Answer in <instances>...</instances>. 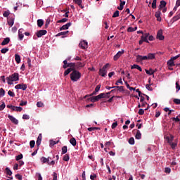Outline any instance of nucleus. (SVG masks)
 <instances>
[{
  "label": "nucleus",
  "instance_id": "f257e3e1",
  "mask_svg": "<svg viewBox=\"0 0 180 180\" xmlns=\"http://www.w3.org/2000/svg\"><path fill=\"white\" fill-rule=\"evenodd\" d=\"M155 58V53H148L147 56H136V62L141 63L142 61H148V60H154Z\"/></svg>",
  "mask_w": 180,
  "mask_h": 180
},
{
  "label": "nucleus",
  "instance_id": "f03ea898",
  "mask_svg": "<svg viewBox=\"0 0 180 180\" xmlns=\"http://www.w3.org/2000/svg\"><path fill=\"white\" fill-rule=\"evenodd\" d=\"M6 81L8 85H13V82L19 81V73L15 72L11 75L9 77H6Z\"/></svg>",
  "mask_w": 180,
  "mask_h": 180
},
{
  "label": "nucleus",
  "instance_id": "7ed1b4c3",
  "mask_svg": "<svg viewBox=\"0 0 180 180\" xmlns=\"http://www.w3.org/2000/svg\"><path fill=\"white\" fill-rule=\"evenodd\" d=\"M81 78V72L77 70H73L70 73V79L73 82H77Z\"/></svg>",
  "mask_w": 180,
  "mask_h": 180
},
{
  "label": "nucleus",
  "instance_id": "20e7f679",
  "mask_svg": "<svg viewBox=\"0 0 180 180\" xmlns=\"http://www.w3.org/2000/svg\"><path fill=\"white\" fill-rule=\"evenodd\" d=\"M105 96H106V94H105L104 93H101L98 96H93L90 98H89V101H90V102H98V101H99V99H102L103 98H105Z\"/></svg>",
  "mask_w": 180,
  "mask_h": 180
},
{
  "label": "nucleus",
  "instance_id": "39448f33",
  "mask_svg": "<svg viewBox=\"0 0 180 180\" xmlns=\"http://www.w3.org/2000/svg\"><path fill=\"white\" fill-rule=\"evenodd\" d=\"M108 67H110V65L109 63L105 64L103 68L100 69L99 70V75L101 77H105L106 74H108Z\"/></svg>",
  "mask_w": 180,
  "mask_h": 180
},
{
  "label": "nucleus",
  "instance_id": "423d86ee",
  "mask_svg": "<svg viewBox=\"0 0 180 180\" xmlns=\"http://www.w3.org/2000/svg\"><path fill=\"white\" fill-rule=\"evenodd\" d=\"M7 108L11 110H14L15 112H22V110H23L22 107H16L15 105H8Z\"/></svg>",
  "mask_w": 180,
  "mask_h": 180
},
{
  "label": "nucleus",
  "instance_id": "0eeeda50",
  "mask_svg": "<svg viewBox=\"0 0 180 180\" xmlns=\"http://www.w3.org/2000/svg\"><path fill=\"white\" fill-rule=\"evenodd\" d=\"M122 54H124V50L122 49L118 51L116 55L114 56V60L117 61L120 57H122Z\"/></svg>",
  "mask_w": 180,
  "mask_h": 180
},
{
  "label": "nucleus",
  "instance_id": "6e6552de",
  "mask_svg": "<svg viewBox=\"0 0 180 180\" xmlns=\"http://www.w3.org/2000/svg\"><path fill=\"white\" fill-rule=\"evenodd\" d=\"M15 89H22V91H26V89H27V85L25 84H17L15 86Z\"/></svg>",
  "mask_w": 180,
  "mask_h": 180
},
{
  "label": "nucleus",
  "instance_id": "1a4fd4ad",
  "mask_svg": "<svg viewBox=\"0 0 180 180\" xmlns=\"http://www.w3.org/2000/svg\"><path fill=\"white\" fill-rule=\"evenodd\" d=\"M79 46L81 49H83V50H85L86 49H88V42L86 41H82Z\"/></svg>",
  "mask_w": 180,
  "mask_h": 180
},
{
  "label": "nucleus",
  "instance_id": "9d476101",
  "mask_svg": "<svg viewBox=\"0 0 180 180\" xmlns=\"http://www.w3.org/2000/svg\"><path fill=\"white\" fill-rule=\"evenodd\" d=\"M156 39H158V40H164V35H162V30H159L158 31Z\"/></svg>",
  "mask_w": 180,
  "mask_h": 180
},
{
  "label": "nucleus",
  "instance_id": "9b49d317",
  "mask_svg": "<svg viewBox=\"0 0 180 180\" xmlns=\"http://www.w3.org/2000/svg\"><path fill=\"white\" fill-rule=\"evenodd\" d=\"M8 119L13 123V124H19V120H18L13 115H8Z\"/></svg>",
  "mask_w": 180,
  "mask_h": 180
},
{
  "label": "nucleus",
  "instance_id": "f8f14e48",
  "mask_svg": "<svg viewBox=\"0 0 180 180\" xmlns=\"http://www.w3.org/2000/svg\"><path fill=\"white\" fill-rule=\"evenodd\" d=\"M45 34H47V31L46 30H41L37 32V37H41Z\"/></svg>",
  "mask_w": 180,
  "mask_h": 180
},
{
  "label": "nucleus",
  "instance_id": "ddd939ff",
  "mask_svg": "<svg viewBox=\"0 0 180 180\" xmlns=\"http://www.w3.org/2000/svg\"><path fill=\"white\" fill-rule=\"evenodd\" d=\"M155 16L157 18L158 22H161L162 18H161V10L158 9L155 13Z\"/></svg>",
  "mask_w": 180,
  "mask_h": 180
},
{
  "label": "nucleus",
  "instance_id": "4468645a",
  "mask_svg": "<svg viewBox=\"0 0 180 180\" xmlns=\"http://www.w3.org/2000/svg\"><path fill=\"white\" fill-rule=\"evenodd\" d=\"M148 36H150V34H149V33H145V34H143L141 36V39L142 40H143L146 43H149V42H148Z\"/></svg>",
  "mask_w": 180,
  "mask_h": 180
},
{
  "label": "nucleus",
  "instance_id": "2eb2a0df",
  "mask_svg": "<svg viewBox=\"0 0 180 180\" xmlns=\"http://www.w3.org/2000/svg\"><path fill=\"white\" fill-rule=\"evenodd\" d=\"M83 67H85V63H82L81 62H77L75 63V70H78L79 68H82Z\"/></svg>",
  "mask_w": 180,
  "mask_h": 180
},
{
  "label": "nucleus",
  "instance_id": "dca6fc26",
  "mask_svg": "<svg viewBox=\"0 0 180 180\" xmlns=\"http://www.w3.org/2000/svg\"><path fill=\"white\" fill-rule=\"evenodd\" d=\"M70 26H71V22H68L66 25H63L60 28V30H67Z\"/></svg>",
  "mask_w": 180,
  "mask_h": 180
},
{
  "label": "nucleus",
  "instance_id": "f3484780",
  "mask_svg": "<svg viewBox=\"0 0 180 180\" xmlns=\"http://www.w3.org/2000/svg\"><path fill=\"white\" fill-rule=\"evenodd\" d=\"M138 70L139 71H140L141 72V71H143V69H141V67H140L139 65H133L131 67V70Z\"/></svg>",
  "mask_w": 180,
  "mask_h": 180
},
{
  "label": "nucleus",
  "instance_id": "a211bd4d",
  "mask_svg": "<svg viewBox=\"0 0 180 180\" xmlns=\"http://www.w3.org/2000/svg\"><path fill=\"white\" fill-rule=\"evenodd\" d=\"M40 161L41 162H42V164H46V162L49 165V161H50V158H44V157H42L40 159Z\"/></svg>",
  "mask_w": 180,
  "mask_h": 180
},
{
  "label": "nucleus",
  "instance_id": "6ab92c4d",
  "mask_svg": "<svg viewBox=\"0 0 180 180\" xmlns=\"http://www.w3.org/2000/svg\"><path fill=\"white\" fill-rule=\"evenodd\" d=\"M165 6H167V2H165L164 0H162L160 1V5L159 6V9L161 11V9H162V8H165Z\"/></svg>",
  "mask_w": 180,
  "mask_h": 180
},
{
  "label": "nucleus",
  "instance_id": "aec40b11",
  "mask_svg": "<svg viewBox=\"0 0 180 180\" xmlns=\"http://www.w3.org/2000/svg\"><path fill=\"white\" fill-rule=\"evenodd\" d=\"M124 5H126V1H123L120 0V6L117 8L119 9V11H123V8H124Z\"/></svg>",
  "mask_w": 180,
  "mask_h": 180
},
{
  "label": "nucleus",
  "instance_id": "412c9836",
  "mask_svg": "<svg viewBox=\"0 0 180 180\" xmlns=\"http://www.w3.org/2000/svg\"><path fill=\"white\" fill-rule=\"evenodd\" d=\"M75 4H77L82 9H84V6H82V0H73Z\"/></svg>",
  "mask_w": 180,
  "mask_h": 180
},
{
  "label": "nucleus",
  "instance_id": "4be33fe9",
  "mask_svg": "<svg viewBox=\"0 0 180 180\" xmlns=\"http://www.w3.org/2000/svg\"><path fill=\"white\" fill-rule=\"evenodd\" d=\"M167 65L168 67H175V63L170 58V60L167 61Z\"/></svg>",
  "mask_w": 180,
  "mask_h": 180
},
{
  "label": "nucleus",
  "instance_id": "5701e85b",
  "mask_svg": "<svg viewBox=\"0 0 180 180\" xmlns=\"http://www.w3.org/2000/svg\"><path fill=\"white\" fill-rule=\"evenodd\" d=\"M37 146L39 147V146H40V144H41V134H40L38 136L37 142H36Z\"/></svg>",
  "mask_w": 180,
  "mask_h": 180
},
{
  "label": "nucleus",
  "instance_id": "b1692460",
  "mask_svg": "<svg viewBox=\"0 0 180 180\" xmlns=\"http://www.w3.org/2000/svg\"><path fill=\"white\" fill-rule=\"evenodd\" d=\"M145 71L148 75H154V73L155 72V70H153V69H149V70H145Z\"/></svg>",
  "mask_w": 180,
  "mask_h": 180
},
{
  "label": "nucleus",
  "instance_id": "393cba45",
  "mask_svg": "<svg viewBox=\"0 0 180 180\" xmlns=\"http://www.w3.org/2000/svg\"><path fill=\"white\" fill-rule=\"evenodd\" d=\"M166 140L167 143H169V144H171L172 143H173L172 141H174V136L172 135L170 137L167 136Z\"/></svg>",
  "mask_w": 180,
  "mask_h": 180
},
{
  "label": "nucleus",
  "instance_id": "a878e982",
  "mask_svg": "<svg viewBox=\"0 0 180 180\" xmlns=\"http://www.w3.org/2000/svg\"><path fill=\"white\" fill-rule=\"evenodd\" d=\"M15 60L16 61L17 64H20V56L19 54L16 53L15 55Z\"/></svg>",
  "mask_w": 180,
  "mask_h": 180
},
{
  "label": "nucleus",
  "instance_id": "bb28decb",
  "mask_svg": "<svg viewBox=\"0 0 180 180\" xmlns=\"http://www.w3.org/2000/svg\"><path fill=\"white\" fill-rule=\"evenodd\" d=\"M9 41H11V39L9 38L4 39L1 42V46H6V44H8Z\"/></svg>",
  "mask_w": 180,
  "mask_h": 180
},
{
  "label": "nucleus",
  "instance_id": "cd10ccee",
  "mask_svg": "<svg viewBox=\"0 0 180 180\" xmlns=\"http://www.w3.org/2000/svg\"><path fill=\"white\" fill-rule=\"evenodd\" d=\"M70 144L73 146V147H75L77 146V140L75 138H72L70 140Z\"/></svg>",
  "mask_w": 180,
  "mask_h": 180
},
{
  "label": "nucleus",
  "instance_id": "c85d7f7f",
  "mask_svg": "<svg viewBox=\"0 0 180 180\" xmlns=\"http://www.w3.org/2000/svg\"><path fill=\"white\" fill-rule=\"evenodd\" d=\"M15 23V20L13 18H9L8 20V24L11 27H12L13 25Z\"/></svg>",
  "mask_w": 180,
  "mask_h": 180
},
{
  "label": "nucleus",
  "instance_id": "c756f323",
  "mask_svg": "<svg viewBox=\"0 0 180 180\" xmlns=\"http://www.w3.org/2000/svg\"><path fill=\"white\" fill-rule=\"evenodd\" d=\"M135 139H136V140H140V139H141V133L140 132V130L137 131Z\"/></svg>",
  "mask_w": 180,
  "mask_h": 180
},
{
  "label": "nucleus",
  "instance_id": "7c9ffc66",
  "mask_svg": "<svg viewBox=\"0 0 180 180\" xmlns=\"http://www.w3.org/2000/svg\"><path fill=\"white\" fill-rule=\"evenodd\" d=\"M43 25H44V21L41 19H39L37 20V25L39 27H41V26H43Z\"/></svg>",
  "mask_w": 180,
  "mask_h": 180
},
{
  "label": "nucleus",
  "instance_id": "2f4dec72",
  "mask_svg": "<svg viewBox=\"0 0 180 180\" xmlns=\"http://www.w3.org/2000/svg\"><path fill=\"white\" fill-rule=\"evenodd\" d=\"M100 89H101V85L98 84V85L96 86V87L95 89V91H94L93 94L90 95V96H92L93 95H95L96 92H99Z\"/></svg>",
  "mask_w": 180,
  "mask_h": 180
},
{
  "label": "nucleus",
  "instance_id": "473e14b6",
  "mask_svg": "<svg viewBox=\"0 0 180 180\" xmlns=\"http://www.w3.org/2000/svg\"><path fill=\"white\" fill-rule=\"evenodd\" d=\"M74 68H68L65 72H64V75L65 77L68 75V74H70V72H71V71H73Z\"/></svg>",
  "mask_w": 180,
  "mask_h": 180
},
{
  "label": "nucleus",
  "instance_id": "72a5a7b5",
  "mask_svg": "<svg viewBox=\"0 0 180 180\" xmlns=\"http://www.w3.org/2000/svg\"><path fill=\"white\" fill-rule=\"evenodd\" d=\"M68 67H70L69 68H74V70H75V63H69Z\"/></svg>",
  "mask_w": 180,
  "mask_h": 180
},
{
  "label": "nucleus",
  "instance_id": "f704fd0d",
  "mask_svg": "<svg viewBox=\"0 0 180 180\" xmlns=\"http://www.w3.org/2000/svg\"><path fill=\"white\" fill-rule=\"evenodd\" d=\"M63 161H70V155L68 154H65L63 156Z\"/></svg>",
  "mask_w": 180,
  "mask_h": 180
},
{
  "label": "nucleus",
  "instance_id": "c9c22d12",
  "mask_svg": "<svg viewBox=\"0 0 180 180\" xmlns=\"http://www.w3.org/2000/svg\"><path fill=\"white\" fill-rule=\"evenodd\" d=\"M6 172L7 175H9L11 176V175H12V171H11V169H9V167H6Z\"/></svg>",
  "mask_w": 180,
  "mask_h": 180
},
{
  "label": "nucleus",
  "instance_id": "e433bc0d",
  "mask_svg": "<svg viewBox=\"0 0 180 180\" xmlns=\"http://www.w3.org/2000/svg\"><path fill=\"white\" fill-rule=\"evenodd\" d=\"M179 19H180V13L173 18L174 22H176V20H179Z\"/></svg>",
  "mask_w": 180,
  "mask_h": 180
},
{
  "label": "nucleus",
  "instance_id": "4c0bfd02",
  "mask_svg": "<svg viewBox=\"0 0 180 180\" xmlns=\"http://www.w3.org/2000/svg\"><path fill=\"white\" fill-rule=\"evenodd\" d=\"M152 8H153V9H155V8H157V0H153V1Z\"/></svg>",
  "mask_w": 180,
  "mask_h": 180
},
{
  "label": "nucleus",
  "instance_id": "58836bf2",
  "mask_svg": "<svg viewBox=\"0 0 180 180\" xmlns=\"http://www.w3.org/2000/svg\"><path fill=\"white\" fill-rule=\"evenodd\" d=\"M68 20V18H63L62 20H59L57 21V23H65Z\"/></svg>",
  "mask_w": 180,
  "mask_h": 180
},
{
  "label": "nucleus",
  "instance_id": "ea45409f",
  "mask_svg": "<svg viewBox=\"0 0 180 180\" xmlns=\"http://www.w3.org/2000/svg\"><path fill=\"white\" fill-rule=\"evenodd\" d=\"M8 51H9V49L8 48H4L1 50L2 54H6V53H8Z\"/></svg>",
  "mask_w": 180,
  "mask_h": 180
},
{
  "label": "nucleus",
  "instance_id": "a19ab883",
  "mask_svg": "<svg viewBox=\"0 0 180 180\" xmlns=\"http://www.w3.org/2000/svg\"><path fill=\"white\" fill-rule=\"evenodd\" d=\"M1 96H5V90L2 88L0 89V98Z\"/></svg>",
  "mask_w": 180,
  "mask_h": 180
},
{
  "label": "nucleus",
  "instance_id": "79ce46f5",
  "mask_svg": "<svg viewBox=\"0 0 180 180\" xmlns=\"http://www.w3.org/2000/svg\"><path fill=\"white\" fill-rule=\"evenodd\" d=\"M176 92H179L180 91V85L179 83L178 82H176Z\"/></svg>",
  "mask_w": 180,
  "mask_h": 180
},
{
  "label": "nucleus",
  "instance_id": "37998d69",
  "mask_svg": "<svg viewBox=\"0 0 180 180\" xmlns=\"http://www.w3.org/2000/svg\"><path fill=\"white\" fill-rule=\"evenodd\" d=\"M67 151H68L67 146H63L62 148V154H66Z\"/></svg>",
  "mask_w": 180,
  "mask_h": 180
},
{
  "label": "nucleus",
  "instance_id": "c03bdc74",
  "mask_svg": "<svg viewBox=\"0 0 180 180\" xmlns=\"http://www.w3.org/2000/svg\"><path fill=\"white\" fill-rule=\"evenodd\" d=\"M63 68L64 69L68 68V63L67 62V60H65L63 61Z\"/></svg>",
  "mask_w": 180,
  "mask_h": 180
},
{
  "label": "nucleus",
  "instance_id": "a18cd8bd",
  "mask_svg": "<svg viewBox=\"0 0 180 180\" xmlns=\"http://www.w3.org/2000/svg\"><path fill=\"white\" fill-rule=\"evenodd\" d=\"M68 33V31L61 32L58 34V36H65Z\"/></svg>",
  "mask_w": 180,
  "mask_h": 180
},
{
  "label": "nucleus",
  "instance_id": "49530a36",
  "mask_svg": "<svg viewBox=\"0 0 180 180\" xmlns=\"http://www.w3.org/2000/svg\"><path fill=\"white\" fill-rule=\"evenodd\" d=\"M22 119L25 120H29L30 119V116L26 115V114H24L22 115Z\"/></svg>",
  "mask_w": 180,
  "mask_h": 180
},
{
  "label": "nucleus",
  "instance_id": "de8ad7c7",
  "mask_svg": "<svg viewBox=\"0 0 180 180\" xmlns=\"http://www.w3.org/2000/svg\"><path fill=\"white\" fill-rule=\"evenodd\" d=\"M8 95H9V96H11L12 98H13L15 96V93H13L12 91L9 90L8 91Z\"/></svg>",
  "mask_w": 180,
  "mask_h": 180
},
{
  "label": "nucleus",
  "instance_id": "09e8293b",
  "mask_svg": "<svg viewBox=\"0 0 180 180\" xmlns=\"http://www.w3.org/2000/svg\"><path fill=\"white\" fill-rule=\"evenodd\" d=\"M146 89H148V91H153V87L151 86V84H146Z\"/></svg>",
  "mask_w": 180,
  "mask_h": 180
},
{
  "label": "nucleus",
  "instance_id": "8fccbe9b",
  "mask_svg": "<svg viewBox=\"0 0 180 180\" xmlns=\"http://www.w3.org/2000/svg\"><path fill=\"white\" fill-rule=\"evenodd\" d=\"M173 102H174V103H176V105H180V99L174 98V99L173 100Z\"/></svg>",
  "mask_w": 180,
  "mask_h": 180
},
{
  "label": "nucleus",
  "instance_id": "3c124183",
  "mask_svg": "<svg viewBox=\"0 0 180 180\" xmlns=\"http://www.w3.org/2000/svg\"><path fill=\"white\" fill-rule=\"evenodd\" d=\"M165 172H166V174H170L171 173V168L165 167Z\"/></svg>",
  "mask_w": 180,
  "mask_h": 180
},
{
  "label": "nucleus",
  "instance_id": "603ef678",
  "mask_svg": "<svg viewBox=\"0 0 180 180\" xmlns=\"http://www.w3.org/2000/svg\"><path fill=\"white\" fill-rule=\"evenodd\" d=\"M22 158H23V155L20 154V155H18V156H16V161H19V160H22Z\"/></svg>",
  "mask_w": 180,
  "mask_h": 180
},
{
  "label": "nucleus",
  "instance_id": "864d4df0",
  "mask_svg": "<svg viewBox=\"0 0 180 180\" xmlns=\"http://www.w3.org/2000/svg\"><path fill=\"white\" fill-rule=\"evenodd\" d=\"M37 108H43L44 106V104H43L42 102H38L37 103Z\"/></svg>",
  "mask_w": 180,
  "mask_h": 180
},
{
  "label": "nucleus",
  "instance_id": "5fc2aeb1",
  "mask_svg": "<svg viewBox=\"0 0 180 180\" xmlns=\"http://www.w3.org/2000/svg\"><path fill=\"white\" fill-rule=\"evenodd\" d=\"M112 18H119V11H116L113 15H112Z\"/></svg>",
  "mask_w": 180,
  "mask_h": 180
},
{
  "label": "nucleus",
  "instance_id": "6e6d98bb",
  "mask_svg": "<svg viewBox=\"0 0 180 180\" xmlns=\"http://www.w3.org/2000/svg\"><path fill=\"white\" fill-rule=\"evenodd\" d=\"M34 144H36V142L34 141H31L30 142V146L31 148H33V147H34Z\"/></svg>",
  "mask_w": 180,
  "mask_h": 180
},
{
  "label": "nucleus",
  "instance_id": "4d7b16f0",
  "mask_svg": "<svg viewBox=\"0 0 180 180\" xmlns=\"http://www.w3.org/2000/svg\"><path fill=\"white\" fill-rule=\"evenodd\" d=\"M170 146H171L172 148L174 150L175 148V147H176L177 143H176V142H173L170 144Z\"/></svg>",
  "mask_w": 180,
  "mask_h": 180
},
{
  "label": "nucleus",
  "instance_id": "13d9d810",
  "mask_svg": "<svg viewBox=\"0 0 180 180\" xmlns=\"http://www.w3.org/2000/svg\"><path fill=\"white\" fill-rule=\"evenodd\" d=\"M5 106H6L5 103L3 102L2 104L0 105V111L4 110L5 109Z\"/></svg>",
  "mask_w": 180,
  "mask_h": 180
},
{
  "label": "nucleus",
  "instance_id": "bf43d9fd",
  "mask_svg": "<svg viewBox=\"0 0 180 180\" xmlns=\"http://www.w3.org/2000/svg\"><path fill=\"white\" fill-rule=\"evenodd\" d=\"M9 11H5L4 13H3V16L4 18H8L9 16Z\"/></svg>",
  "mask_w": 180,
  "mask_h": 180
},
{
  "label": "nucleus",
  "instance_id": "052dcab7",
  "mask_svg": "<svg viewBox=\"0 0 180 180\" xmlns=\"http://www.w3.org/2000/svg\"><path fill=\"white\" fill-rule=\"evenodd\" d=\"M116 127H117V122L112 123V124L111 126L112 129H116Z\"/></svg>",
  "mask_w": 180,
  "mask_h": 180
},
{
  "label": "nucleus",
  "instance_id": "680f3d73",
  "mask_svg": "<svg viewBox=\"0 0 180 180\" xmlns=\"http://www.w3.org/2000/svg\"><path fill=\"white\" fill-rule=\"evenodd\" d=\"M129 144H134V138H130L129 140Z\"/></svg>",
  "mask_w": 180,
  "mask_h": 180
},
{
  "label": "nucleus",
  "instance_id": "e2e57ef3",
  "mask_svg": "<svg viewBox=\"0 0 180 180\" xmlns=\"http://www.w3.org/2000/svg\"><path fill=\"white\" fill-rule=\"evenodd\" d=\"M127 32H129V33L131 32H134V28H133V27H129L127 29Z\"/></svg>",
  "mask_w": 180,
  "mask_h": 180
},
{
  "label": "nucleus",
  "instance_id": "0e129e2a",
  "mask_svg": "<svg viewBox=\"0 0 180 180\" xmlns=\"http://www.w3.org/2000/svg\"><path fill=\"white\" fill-rule=\"evenodd\" d=\"M179 57H180V54H179V55H177V56H174V57L171 58V59H172L173 61H175V60L179 58Z\"/></svg>",
  "mask_w": 180,
  "mask_h": 180
},
{
  "label": "nucleus",
  "instance_id": "69168bd1",
  "mask_svg": "<svg viewBox=\"0 0 180 180\" xmlns=\"http://www.w3.org/2000/svg\"><path fill=\"white\" fill-rule=\"evenodd\" d=\"M56 164V162L54 160H52L50 162V160H49L48 162V165H54Z\"/></svg>",
  "mask_w": 180,
  "mask_h": 180
},
{
  "label": "nucleus",
  "instance_id": "338daca9",
  "mask_svg": "<svg viewBox=\"0 0 180 180\" xmlns=\"http://www.w3.org/2000/svg\"><path fill=\"white\" fill-rule=\"evenodd\" d=\"M15 178L17 179H18V180H22V175H20V174H16L15 175Z\"/></svg>",
  "mask_w": 180,
  "mask_h": 180
},
{
  "label": "nucleus",
  "instance_id": "774afa93",
  "mask_svg": "<svg viewBox=\"0 0 180 180\" xmlns=\"http://www.w3.org/2000/svg\"><path fill=\"white\" fill-rule=\"evenodd\" d=\"M53 180H57V173L53 172Z\"/></svg>",
  "mask_w": 180,
  "mask_h": 180
}]
</instances>
